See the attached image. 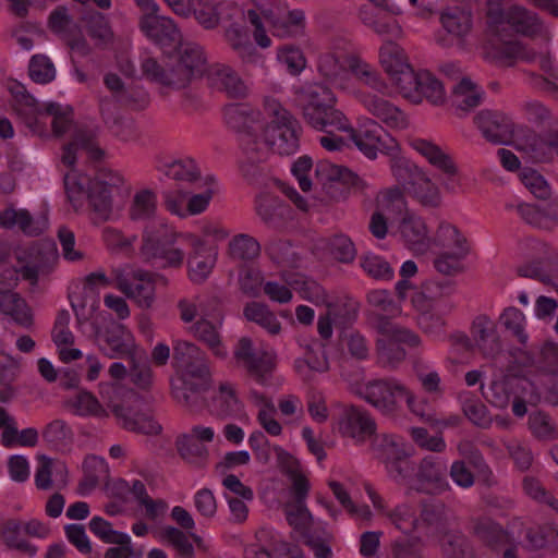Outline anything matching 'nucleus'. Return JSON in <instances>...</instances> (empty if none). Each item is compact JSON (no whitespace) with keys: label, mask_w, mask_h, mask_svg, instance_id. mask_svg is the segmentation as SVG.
Listing matches in <instances>:
<instances>
[{"label":"nucleus","mask_w":558,"mask_h":558,"mask_svg":"<svg viewBox=\"0 0 558 558\" xmlns=\"http://www.w3.org/2000/svg\"><path fill=\"white\" fill-rule=\"evenodd\" d=\"M378 63L400 94L410 80L413 70L404 49L393 40H384L378 49Z\"/></svg>","instance_id":"23"},{"label":"nucleus","mask_w":558,"mask_h":558,"mask_svg":"<svg viewBox=\"0 0 558 558\" xmlns=\"http://www.w3.org/2000/svg\"><path fill=\"white\" fill-rule=\"evenodd\" d=\"M76 14L85 23L87 32L92 38L98 44L106 43L111 39L112 32L106 16L99 12L90 10L94 4L101 10L111 8V0H72Z\"/></svg>","instance_id":"27"},{"label":"nucleus","mask_w":558,"mask_h":558,"mask_svg":"<svg viewBox=\"0 0 558 558\" xmlns=\"http://www.w3.org/2000/svg\"><path fill=\"white\" fill-rule=\"evenodd\" d=\"M252 5L247 10V20L253 26V37L256 45L263 49L272 44L268 36L267 24L275 36L280 38L296 37L305 28V15L302 10H289L284 0H248Z\"/></svg>","instance_id":"14"},{"label":"nucleus","mask_w":558,"mask_h":558,"mask_svg":"<svg viewBox=\"0 0 558 558\" xmlns=\"http://www.w3.org/2000/svg\"><path fill=\"white\" fill-rule=\"evenodd\" d=\"M65 475L66 470L62 462L43 456L39 458L35 483L38 488L48 489L53 483L57 485L65 484Z\"/></svg>","instance_id":"45"},{"label":"nucleus","mask_w":558,"mask_h":558,"mask_svg":"<svg viewBox=\"0 0 558 558\" xmlns=\"http://www.w3.org/2000/svg\"><path fill=\"white\" fill-rule=\"evenodd\" d=\"M71 411L80 416L107 417L108 411L89 391L82 390L68 402Z\"/></svg>","instance_id":"52"},{"label":"nucleus","mask_w":558,"mask_h":558,"mask_svg":"<svg viewBox=\"0 0 558 558\" xmlns=\"http://www.w3.org/2000/svg\"><path fill=\"white\" fill-rule=\"evenodd\" d=\"M221 326V312L215 307L210 313H203L201 319L191 327V331L213 351L215 356L223 359L228 351L220 340L219 329Z\"/></svg>","instance_id":"30"},{"label":"nucleus","mask_w":558,"mask_h":558,"mask_svg":"<svg viewBox=\"0 0 558 558\" xmlns=\"http://www.w3.org/2000/svg\"><path fill=\"white\" fill-rule=\"evenodd\" d=\"M141 11L138 21L143 35L162 49L177 47L182 36L174 21L159 14V5L155 0H134Z\"/></svg>","instance_id":"19"},{"label":"nucleus","mask_w":558,"mask_h":558,"mask_svg":"<svg viewBox=\"0 0 558 558\" xmlns=\"http://www.w3.org/2000/svg\"><path fill=\"white\" fill-rule=\"evenodd\" d=\"M171 378V392L179 402L190 404L193 396L203 391L209 381V367L201 350L187 341H177Z\"/></svg>","instance_id":"16"},{"label":"nucleus","mask_w":558,"mask_h":558,"mask_svg":"<svg viewBox=\"0 0 558 558\" xmlns=\"http://www.w3.org/2000/svg\"><path fill=\"white\" fill-rule=\"evenodd\" d=\"M527 151L536 161L551 160L558 156V135L550 138L531 137L527 144Z\"/></svg>","instance_id":"61"},{"label":"nucleus","mask_w":558,"mask_h":558,"mask_svg":"<svg viewBox=\"0 0 558 558\" xmlns=\"http://www.w3.org/2000/svg\"><path fill=\"white\" fill-rule=\"evenodd\" d=\"M472 342L483 354L492 355L499 348V339L495 323L487 316L482 315L472 324Z\"/></svg>","instance_id":"40"},{"label":"nucleus","mask_w":558,"mask_h":558,"mask_svg":"<svg viewBox=\"0 0 558 558\" xmlns=\"http://www.w3.org/2000/svg\"><path fill=\"white\" fill-rule=\"evenodd\" d=\"M207 82L210 87L231 98H245L250 95L248 84L228 64L210 65L207 70Z\"/></svg>","instance_id":"29"},{"label":"nucleus","mask_w":558,"mask_h":558,"mask_svg":"<svg viewBox=\"0 0 558 558\" xmlns=\"http://www.w3.org/2000/svg\"><path fill=\"white\" fill-rule=\"evenodd\" d=\"M390 518L396 527L405 536L428 534V532L425 531V523L429 522L427 513H424V518L421 521L414 517L409 506L402 505L396 508ZM430 523H428V525Z\"/></svg>","instance_id":"48"},{"label":"nucleus","mask_w":558,"mask_h":558,"mask_svg":"<svg viewBox=\"0 0 558 558\" xmlns=\"http://www.w3.org/2000/svg\"><path fill=\"white\" fill-rule=\"evenodd\" d=\"M440 24L449 37L439 36L437 41L449 47L453 40L461 43L472 29V16L464 7L454 4L444 8L440 12Z\"/></svg>","instance_id":"28"},{"label":"nucleus","mask_w":558,"mask_h":558,"mask_svg":"<svg viewBox=\"0 0 558 558\" xmlns=\"http://www.w3.org/2000/svg\"><path fill=\"white\" fill-rule=\"evenodd\" d=\"M350 390L383 413H393L405 402L416 416L427 422L433 418L429 405L417 400L398 379L355 380L350 384Z\"/></svg>","instance_id":"15"},{"label":"nucleus","mask_w":558,"mask_h":558,"mask_svg":"<svg viewBox=\"0 0 558 558\" xmlns=\"http://www.w3.org/2000/svg\"><path fill=\"white\" fill-rule=\"evenodd\" d=\"M368 303L374 307L371 319L378 332L377 352L381 362L396 365L405 359L408 348L420 347L422 341L417 333L392 323L389 318L401 314L397 303L386 290H373L367 294Z\"/></svg>","instance_id":"11"},{"label":"nucleus","mask_w":558,"mask_h":558,"mask_svg":"<svg viewBox=\"0 0 558 558\" xmlns=\"http://www.w3.org/2000/svg\"><path fill=\"white\" fill-rule=\"evenodd\" d=\"M526 371H519L515 365L509 368L508 374L499 379L493 380L487 391L484 392L486 400L494 407L506 409L512 400V412L515 416L522 417L527 412V407L538 404L544 396L548 402L558 404V396L551 389L539 387L538 384L551 380L547 374L532 379Z\"/></svg>","instance_id":"12"},{"label":"nucleus","mask_w":558,"mask_h":558,"mask_svg":"<svg viewBox=\"0 0 558 558\" xmlns=\"http://www.w3.org/2000/svg\"><path fill=\"white\" fill-rule=\"evenodd\" d=\"M231 7L220 0H196L193 15L203 27L210 29L218 25L220 11Z\"/></svg>","instance_id":"53"},{"label":"nucleus","mask_w":558,"mask_h":558,"mask_svg":"<svg viewBox=\"0 0 558 558\" xmlns=\"http://www.w3.org/2000/svg\"><path fill=\"white\" fill-rule=\"evenodd\" d=\"M151 532L158 542L172 545L181 557L192 558L194 556L193 544L181 530L167 525Z\"/></svg>","instance_id":"50"},{"label":"nucleus","mask_w":558,"mask_h":558,"mask_svg":"<svg viewBox=\"0 0 558 558\" xmlns=\"http://www.w3.org/2000/svg\"><path fill=\"white\" fill-rule=\"evenodd\" d=\"M64 187L75 209L88 199L95 218L99 220L117 218L131 193V186L122 174L110 169L99 170L93 181L71 169L64 175Z\"/></svg>","instance_id":"8"},{"label":"nucleus","mask_w":558,"mask_h":558,"mask_svg":"<svg viewBox=\"0 0 558 558\" xmlns=\"http://www.w3.org/2000/svg\"><path fill=\"white\" fill-rule=\"evenodd\" d=\"M213 409L225 415H234L243 410L234 387L225 383L219 386L218 393L213 401Z\"/></svg>","instance_id":"57"},{"label":"nucleus","mask_w":558,"mask_h":558,"mask_svg":"<svg viewBox=\"0 0 558 558\" xmlns=\"http://www.w3.org/2000/svg\"><path fill=\"white\" fill-rule=\"evenodd\" d=\"M490 37L483 46V54L486 59L500 65H512L519 60L533 61L535 53L526 51L519 41H506L499 34L507 24L517 33L533 37L546 33L545 27L536 13L530 12L521 5H511L507 9H489Z\"/></svg>","instance_id":"9"},{"label":"nucleus","mask_w":558,"mask_h":558,"mask_svg":"<svg viewBox=\"0 0 558 558\" xmlns=\"http://www.w3.org/2000/svg\"><path fill=\"white\" fill-rule=\"evenodd\" d=\"M31 78L39 84H47L54 80L56 68L52 61L45 54L32 57L28 65Z\"/></svg>","instance_id":"62"},{"label":"nucleus","mask_w":558,"mask_h":558,"mask_svg":"<svg viewBox=\"0 0 558 558\" xmlns=\"http://www.w3.org/2000/svg\"><path fill=\"white\" fill-rule=\"evenodd\" d=\"M230 235L229 229L218 221H204L199 232H179L163 221L148 225L143 234L141 257L161 268H180L185 260V253L179 244L189 247L207 248V244H217Z\"/></svg>","instance_id":"6"},{"label":"nucleus","mask_w":558,"mask_h":558,"mask_svg":"<svg viewBox=\"0 0 558 558\" xmlns=\"http://www.w3.org/2000/svg\"><path fill=\"white\" fill-rule=\"evenodd\" d=\"M223 119L229 128L240 134L246 150L292 155L299 149V122L274 96L263 98L260 111L246 105H228L223 108Z\"/></svg>","instance_id":"3"},{"label":"nucleus","mask_w":558,"mask_h":558,"mask_svg":"<svg viewBox=\"0 0 558 558\" xmlns=\"http://www.w3.org/2000/svg\"><path fill=\"white\" fill-rule=\"evenodd\" d=\"M215 437V430L209 426H194L190 433L179 437L177 446L180 454L190 461L202 457L205 449L198 442H210Z\"/></svg>","instance_id":"38"},{"label":"nucleus","mask_w":558,"mask_h":558,"mask_svg":"<svg viewBox=\"0 0 558 558\" xmlns=\"http://www.w3.org/2000/svg\"><path fill=\"white\" fill-rule=\"evenodd\" d=\"M110 286L104 272H94L82 283L74 284L69 293L71 306L83 333L93 337L110 359L137 357V344L133 333L122 325H113L102 332L100 325L109 320L106 312L100 311L99 292Z\"/></svg>","instance_id":"4"},{"label":"nucleus","mask_w":558,"mask_h":558,"mask_svg":"<svg viewBox=\"0 0 558 558\" xmlns=\"http://www.w3.org/2000/svg\"><path fill=\"white\" fill-rule=\"evenodd\" d=\"M165 174L173 180L183 182L198 183L201 175L199 169L193 159L184 158L173 160L165 166Z\"/></svg>","instance_id":"55"},{"label":"nucleus","mask_w":558,"mask_h":558,"mask_svg":"<svg viewBox=\"0 0 558 558\" xmlns=\"http://www.w3.org/2000/svg\"><path fill=\"white\" fill-rule=\"evenodd\" d=\"M195 185L197 192L192 193L186 201L187 217L206 211L214 196L220 192V184L211 174H205L203 178H199V182Z\"/></svg>","instance_id":"37"},{"label":"nucleus","mask_w":558,"mask_h":558,"mask_svg":"<svg viewBox=\"0 0 558 558\" xmlns=\"http://www.w3.org/2000/svg\"><path fill=\"white\" fill-rule=\"evenodd\" d=\"M108 408L111 409L116 417L121 424L131 430H138L145 434H158L161 430L160 424L151 416L146 414L134 413L131 410L124 409L122 405L113 402H108Z\"/></svg>","instance_id":"42"},{"label":"nucleus","mask_w":558,"mask_h":558,"mask_svg":"<svg viewBox=\"0 0 558 558\" xmlns=\"http://www.w3.org/2000/svg\"><path fill=\"white\" fill-rule=\"evenodd\" d=\"M247 320L254 322L271 335H278L281 331V324L269 307L259 302L246 304L243 312Z\"/></svg>","instance_id":"51"},{"label":"nucleus","mask_w":558,"mask_h":558,"mask_svg":"<svg viewBox=\"0 0 558 558\" xmlns=\"http://www.w3.org/2000/svg\"><path fill=\"white\" fill-rule=\"evenodd\" d=\"M10 90L16 99L17 113L34 133H44L46 117L50 116L52 118V132L56 136L70 134L71 141L64 146L61 156L64 166L72 167L74 165L77 151H84L90 159L95 160L102 156V150L95 141L94 134L73 124L70 106L50 102L40 108L35 98L25 93L22 85L14 83Z\"/></svg>","instance_id":"5"},{"label":"nucleus","mask_w":558,"mask_h":558,"mask_svg":"<svg viewBox=\"0 0 558 558\" xmlns=\"http://www.w3.org/2000/svg\"><path fill=\"white\" fill-rule=\"evenodd\" d=\"M247 401L257 409L256 420L266 434L279 437L283 433V426L277 418V410L272 398L252 389L247 393Z\"/></svg>","instance_id":"32"},{"label":"nucleus","mask_w":558,"mask_h":558,"mask_svg":"<svg viewBox=\"0 0 558 558\" xmlns=\"http://www.w3.org/2000/svg\"><path fill=\"white\" fill-rule=\"evenodd\" d=\"M175 48H178L177 54L170 57L172 63L167 69H163L149 53H143L141 57L143 76L162 87L180 89L193 78L207 74V59L202 47L181 40Z\"/></svg>","instance_id":"13"},{"label":"nucleus","mask_w":558,"mask_h":558,"mask_svg":"<svg viewBox=\"0 0 558 558\" xmlns=\"http://www.w3.org/2000/svg\"><path fill=\"white\" fill-rule=\"evenodd\" d=\"M2 542L11 549H17L29 556L35 555L36 549L21 534V524L16 521L5 522L0 530Z\"/></svg>","instance_id":"60"},{"label":"nucleus","mask_w":558,"mask_h":558,"mask_svg":"<svg viewBox=\"0 0 558 558\" xmlns=\"http://www.w3.org/2000/svg\"><path fill=\"white\" fill-rule=\"evenodd\" d=\"M304 120L316 131L335 128L344 133L354 146L368 159L374 160L381 153L387 155L389 167L397 157H404L396 137L384 133L383 126L372 118L361 117L356 128L350 119L335 106L337 97L331 89L319 83L303 85L295 97Z\"/></svg>","instance_id":"2"},{"label":"nucleus","mask_w":558,"mask_h":558,"mask_svg":"<svg viewBox=\"0 0 558 558\" xmlns=\"http://www.w3.org/2000/svg\"><path fill=\"white\" fill-rule=\"evenodd\" d=\"M56 256V245L46 241L39 247L37 244L29 250L16 251L17 267L10 268L5 262L0 260V291L2 292L0 306L2 312L12 319L28 328L33 324V314L26 302L9 290L16 284L19 277L35 279L43 263Z\"/></svg>","instance_id":"10"},{"label":"nucleus","mask_w":558,"mask_h":558,"mask_svg":"<svg viewBox=\"0 0 558 558\" xmlns=\"http://www.w3.org/2000/svg\"><path fill=\"white\" fill-rule=\"evenodd\" d=\"M332 429L356 444H363L375 434L376 423L365 410L354 405H341L332 421Z\"/></svg>","instance_id":"24"},{"label":"nucleus","mask_w":558,"mask_h":558,"mask_svg":"<svg viewBox=\"0 0 558 558\" xmlns=\"http://www.w3.org/2000/svg\"><path fill=\"white\" fill-rule=\"evenodd\" d=\"M296 372L304 378L311 377V372H325L328 369V361L325 356L322 345L318 343L314 344L306 351L303 359L295 361Z\"/></svg>","instance_id":"54"},{"label":"nucleus","mask_w":558,"mask_h":558,"mask_svg":"<svg viewBox=\"0 0 558 558\" xmlns=\"http://www.w3.org/2000/svg\"><path fill=\"white\" fill-rule=\"evenodd\" d=\"M378 203L381 211L373 214L369 230L375 238L384 239L388 233L387 220L384 214L390 215L393 211H401L405 209L407 204L403 193L397 187L381 192Z\"/></svg>","instance_id":"31"},{"label":"nucleus","mask_w":558,"mask_h":558,"mask_svg":"<svg viewBox=\"0 0 558 558\" xmlns=\"http://www.w3.org/2000/svg\"><path fill=\"white\" fill-rule=\"evenodd\" d=\"M400 216L391 222L390 233L414 255L432 251V233L424 217L415 211H398Z\"/></svg>","instance_id":"21"},{"label":"nucleus","mask_w":558,"mask_h":558,"mask_svg":"<svg viewBox=\"0 0 558 558\" xmlns=\"http://www.w3.org/2000/svg\"><path fill=\"white\" fill-rule=\"evenodd\" d=\"M316 180L324 189L333 186H351L357 181V177L348 168L322 160L315 168Z\"/></svg>","instance_id":"39"},{"label":"nucleus","mask_w":558,"mask_h":558,"mask_svg":"<svg viewBox=\"0 0 558 558\" xmlns=\"http://www.w3.org/2000/svg\"><path fill=\"white\" fill-rule=\"evenodd\" d=\"M49 220L45 213L31 216L25 209L8 208L0 213V227L20 228L25 234L37 235L48 228Z\"/></svg>","instance_id":"36"},{"label":"nucleus","mask_w":558,"mask_h":558,"mask_svg":"<svg viewBox=\"0 0 558 558\" xmlns=\"http://www.w3.org/2000/svg\"><path fill=\"white\" fill-rule=\"evenodd\" d=\"M259 242L247 233L234 234L230 238L227 245V255L234 260H254L259 256Z\"/></svg>","instance_id":"46"},{"label":"nucleus","mask_w":558,"mask_h":558,"mask_svg":"<svg viewBox=\"0 0 558 558\" xmlns=\"http://www.w3.org/2000/svg\"><path fill=\"white\" fill-rule=\"evenodd\" d=\"M157 208V196L148 189L137 191L130 207V217L133 220L150 218Z\"/></svg>","instance_id":"58"},{"label":"nucleus","mask_w":558,"mask_h":558,"mask_svg":"<svg viewBox=\"0 0 558 558\" xmlns=\"http://www.w3.org/2000/svg\"><path fill=\"white\" fill-rule=\"evenodd\" d=\"M226 40L244 63H257L260 54L251 41L248 32L239 25H232L226 31Z\"/></svg>","instance_id":"43"},{"label":"nucleus","mask_w":558,"mask_h":558,"mask_svg":"<svg viewBox=\"0 0 558 558\" xmlns=\"http://www.w3.org/2000/svg\"><path fill=\"white\" fill-rule=\"evenodd\" d=\"M361 267L371 277L380 280H389L393 277L390 265L380 256L367 253L361 258Z\"/></svg>","instance_id":"63"},{"label":"nucleus","mask_w":558,"mask_h":558,"mask_svg":"<svg viewBox=\"0 0 558 558\" xmlns=\"http://www.w3.org/2000/svg\"><path fill=\"white\" fill-rule=\"evenodd\" d=\"M408 144L445 175L454 177L458 173L457 166L451 157L435 143L421 137H411L408 140Z\"/></svg>","instance_id":"35"},{"label":"nucleus","mask_w":558,"mask_h":558,"mask_svg":"<svg viewBox=\"0 0 558 558\" xmlns=\"http://www.w3.org/2000/svg\"><path fill=\"white\" fill-rule=\"evenodd\" d=\"M438 248L435 267L441 274H451L459 269L461 260L469 253L465 236L451 222L441 220L432 234V248Z\"/></svg>","instance_id":"18"},{"label":"nucleus","mask_w":558,"mask_h":558,"mask_svg":"<svg viewBox=\"0 0 558 558\" xmlns=\"http://www.w3.org/2000/svg\"><path fill=\"white\" fill-rule=\"evenodd\" d=\"M282 278L303 300L317 306H331V302L329 301L326 291L317 282L310 280L300 274L284 272Z\"/></svg>","instance_id":"41"},{"label":"nucleus","mask_w":558,"mask_h":558,"mask_svg":"<svg viewBox=\"0 0 558 558\" xmlns=\"http://www.w3.org/2000/svg\"><path fill=\"white\" fill-rule=\"evenodd\" d=\"M391 174L404 192L425 208H437L442 202L438 185L426 171L409 158L397 157L391 165Z\"/></svg>","instance_id":"17"},{"label":"nucleus","mask_w":558,"mask_h":558,"mask_svg":"<svg viewBox=\"0 0 558 558\" xmlns=\"http://www.w3.org/2000/svg\"><path fill=\"white\" fill-rule=\"evenodd\" d=\"M277 63L290 75H300L307 65V60L302 48L294 44H283L276 51Z\"/></svg>","instance_id":"47"},{"label":"nucleus","mask_w":558,"mask_h":558,"mask_svg":"<svg viewBox=\"0 0 558 558\" xmlns=\"http://www.w3.org/2000/svg\"><path fill=\"white\" fill-rule=\"evenodd\" d=\"M190 248L189 256H185L187 277L194 283H203L210 277L216 267L218 250L215 246Z\"/></svg>","instance_id":"33"},{"label":"nucleus","mask_w":558,"mask_h":558,"mask_svg":"<svg viewBox=\"0 0 558 558\" xmlns=\"http://www.w3.org/2000/svg\"><path fill=\"white\" fill-rule=\"evenodd\" d=\"M318 71L335 88L359 99L388 129L400 132L410 128V118L403 110L361 90V84L378 89L384 82L372 64L352 52L348 39L338 38L331 43L329 50L319 57Z\"/></svg>","instance_id":"1"},{"label":"nucleus","mask_w":558,"mask_h":558,"mask_svg":"<svg viewBox=\"0 0 558 558\" xmlns=\"http://www.w3.org/2000/svg\"><path fill=\"white\" fill-rule=\"evenodd\" d=\"M328 485L337 500L352 518L359 521H369L372 519L369 508L367 506H356L342 483L331 480Z\"/></svg>","instance_id":"56"},{"label":"nucleus","mask_w":558,"mask_h":558,"mask_svg":"<svg viewBox=\"0 0 558 558\" xmlns=\"http://www.w3.org/2000/svg\"><path fill=\"white\" fill-rule=\"evenodd\" d=\"M369 4L359 10L360 21L381 37L401 38L403 29L392 15L402 13L401 7L393 0H367Z\"/></svg>","instance_id":"22"},{"label":"nucleus","mask_w":558,"mask_h":558,"mask_svg":"<svg viewBox=\"0 0 558 558\" xmlns=\"http://www.w3.org/2000/svg\"><path fill=\"white\" fill-rule=\"evenodd\" d=\"M239 284L243 293L250 296H258L264 288V277L259 269L245 266L239 274Z\"/></svg>","instance_id":"64"},{"label":"nucleus","mask_w":558,"mask_h":558,"mask_svg":"<svg viewBox=\"0 0 558 558\" xmlns=\"http://www.w3.org/2000/svg\"><path fill=\"white\" fill-rule=\"evenodd\" d=\"M71 316L69 312H60L52 329V340L57 347L59 359L63 363H70L83 356L80 349L73 348L74 335L69 329Z\"/></svg>","instance_id":"34"},{"label":"nucleus","mask_w":558,"mask_h":558,"mask_svg":"<svg viewBox=\"0 0 558 558\" xmlns=\"http://www.w3.org/2000/svg\"><path fill=\"white\" fill-rule=\"evenodd\" d=\"M417 324L420 328L429 337L436 340L444 339L446 320L441 315V311L438 304H435L428 313L418 315Z\"/></svg>","instance_id":"59"},{"label":"nucleus","mask_w":558,"mask_h":558,"mask_svg":"<svg viewBox=\"0 0 558 558\" xmlns=\"http://www.w3.org/2000/svg\"><path fill=\"white\" fill-rule=\"evenodd\" d=\"M236 360L248 369L262 386H269L270 373L276 365V354L268 347L254 349L248 338H242L234 351Z\"/></svg>","instance_id":"25"},{"label":"nucleus","mask_w":558,"mask_h":558,"mask_svg":"<svg viewBox=\"0 0 558 558\" xmlns=\"http://www.w3.org/2000/svg\"><path fill=\"white\" fill-rule=\"evenodd\" d=\"M400 95L412 104L427 99L433 105H442L446 100L442 83L427 71L415 72Z\"/></svg>","instance_id":"26"},{"label":"nucleus","mask_w":558,"mask_h":558,"mask_svg":"<svg viewBox=\"0 0 558 558\" xmlns=\"http://www.w3.org/2000/svg\"><path fill=\"white\" fill-rule=\"evenodd\" d=\"M117 288L137 306L149 308L156 300V288L168 284V279L140 268H124L116 276Z\"/></svg>","instance_id":"20"},{"label":"nucleus","mask_w":558,"mask_h":558,"mask_svg":"<svg viewBox=\"0 0 558 558\" xmlns=\"http://www.w3.org/2000/svg\"><path fill=\"white\" fill-rule=\"evenodd\" d=\"M475 123L483 135L493 143H501L509 133L507 118L498 112L482 111L475 117Z\"/></svg>","instance_id":"44"},{"label":"nucleus","mask_w":558,"mask_h":558,"mask_svg":"<svg viewBox=\"0 0 558 558\" xmlns=\"http://www.w3.org/2000/svg\"><path fill=\"white\" fill-rule=\"evenodd\" d=\"M371 449L373 456L385 464L389 476L409 489L435 494L446 486V465L429 459L422 462L420 473L412 477L414 469L408 458L412 456L413 448L398 436L377 435Z\"/></svg>","instance_id":"7"},{"label":"nucleus","mask_w":558,"mask_h":558,"mask_svg":"<svg viewBox=\"0 0 558 558\" xmlns=\"http://www.w3.org/2000/svg\"><path fill=\"white\" fill-rule=\"evenodd\" d=\"M483 92L469 78H462L452 90V104L462 111L470 110L478 106L482 101Z\"/></svg>","instance_id":"49"}]
</instances>
